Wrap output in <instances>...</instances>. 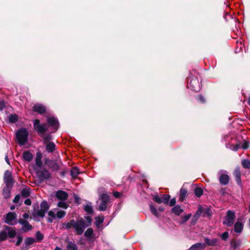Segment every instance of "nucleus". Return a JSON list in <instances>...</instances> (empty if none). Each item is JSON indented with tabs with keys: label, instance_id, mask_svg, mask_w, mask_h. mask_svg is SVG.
<instances>
[{
	"label": "nucleus",
	"instance_id": "nucleus-30",
	"mask_svg": "<svg viewBox=\"0 0 250 250\" xmlns=\"http://www.w3.org/2000/svg\"><path fill=\"white\" fill-rule=\"evenodd\" d=\"M8 118L9 122L11 123H15L18 120V117L16 114H11Z\"/></svg>",
	"mask_w": 250,
	"mask_h": 250
},
{
	"label": "nucleus",
	"instance_id": "nucleus-58",
	"mask_svg": "<svg viewBox=\"0 0 250 250\" xmlns=\"http://www.w3.org/2000/svg\"><path fill=\"white\" fill-rule=\"evenodd\" d=\"M230 247H231V248L233 249V250H234L237 248V244L235 242H231L230 244Z\"/></svg>",
	"mask_w": 250,
	"mask_h": 250
},
{
	"label": "nucleus",
	"instance_id": "nucleus-17",
	"mask_svg": "<svg viewBox=\"0 0 250 250\" xmlns=\"http://www.w3.org/2000/svg\"><path fill=\"white\" fill-rule=\"evenodd\" d=\"M240 219H238V221H237L234 226V231L236 233H241L243 230L244 228V224L243 223L239 221Z\"/></svg>",
	"mask_w": 250,
	"mask_h": 250
},
{
	"label": "nucleus",
	"instance_id": "nucleus-34",
	"mask_svg": "<svg viewBox=\"0 0 250 250\" xmlns=\"http://www.w3.org/2000/svg\"><path fill=\"white\" fill-rule=\"evenodd\" d=\"M93 234V230L90 228L87 229L84 233V235L87 238H91Z\"/></svg>",
	"mask_w": 250,
	"mask_h": 250
},
{
	"label": "nucleus",
	"instance_id": "nucleus-16",
	"mask_svg": "<svg viewBox=\"0 0 250 250\" xmlns=\"http://www.w3.org/2000/svg\"><path fill=\"white\" fill-rule=\"evenodd\" d=\"M206 244L209 246H217L219 240L217 238H213L209 239L207 237L204 238Z\"/></svg>",
	"mask_w": 250,
	"mask_h": 250
},
{
	"label": "nucleus",
	"instance_id": "nucleus-46",
	"mask_svg": "<svg viewBox=\"0 0 250 250\" xmlns=\"http://www.w3.org/2000/svg\"><path fill=\"white\" fill-rule=\"evenodd\" d=\"M58 206L60 208H67L68 207V205L65 202L62 201L58 202Z\"/></svg>",
	"mask_w": 250,
	"mask_h": 250
},
{
	"label": "nucleus",
	"instance_id": "nucleus-60",
	"mask_svg": "<svg viewBox=\"0 0 250 250\" xmlns=\"http://www.w3.org/2000/svg\"><path fill=\"white\" fill-rule=\"evenodd\" d=\"M24 204L26 205L29 206L31 204V201L29 199H27L24 201Z\"/></svg>",
	"mask_w": 250,
	"mask_h": 250
},
{
	"label": "nucleus",
	"instance_id": "nucleus-23",
	"mask_svg": "<svg viewBox=\"0 0 250 250\" xmlns=\"http://www.w3.org/2000/svg\"><path fill=\"white\" fill-rule=\"evenodd\" d=\"M172 211L177 215H179L184 210L179 205L174 206L171 209Z\"/></svg>",
	"mask_w": 250,
	"mask_h": 250
},
{
	"label": "nucleus",
	"instance_id": "nucleus-31",
	"mask_svg": "<svg viewBox=\"0 0 250 250\" xmlns=\"http://www.w3.org/2000/svg\"><path fill=\"white\" fill-rule=\"evenodd\" d=\"M40 176L41 178L47 179H49L50 177V174L49 172L46 170H44L41 171V173L40 174Z\"/></svg>",
	"mask_w": 250,
	"mask_h": 250
},
{
	"label": "nucleus",
	"instance_id": "nucleus-24",
	"mask_svg": "<svg viewBox=\"0 0 250 250\" xmlns=\"http://www.w3.org/2000/svg\"><path fill=\"white\" fill-rule=\"evenodd\" d=\"M9 187V186L6 185L3 189V195L5 198H8L10 196V189Z\"/></svg>",
	"mask_w": 250,
	"mask_h": 250
},
{
	"label": "nucleus",
	"instance_id": "nucleus-2",
	"mask_svg": "<svg viewBox=\"0 0 250 250\" xmlns=\"http://www.w3.org/2000/svg\"><path fill=\"white\" fill-rule=\"evenodd\" d=\"M188 87L195 92H198L201 89L199 80L196 77H189L188 81Z\"/></svg>",
	"mask_w": 250,
	"mask_h": 250
},
{
	"label": "nucleus",
	"instance_id": "nucleus-37",
	"mask_svg": "<svg viewBox=\"0 0 250 250\" xmlns=\"http://www.w3.org/2000/svg\"><path fill=\"white\" fill-rule=\"evenodd\" d=\"M194 194L198 197H201L203 194V190L200 188H196L194 189Z\"/></svg>",
	"mask_w": 250,
	"mask_h": 250
},
{
	"label": "nucleus",
	"instance_id": "nucleus-5",
	"mask_svg": "<svg viewBox=\"0 0 250 250\" xmlns=\"http://www.w3.org/2000/svg\"><path fill=\"white\" fill-rule=\"evenodd\" d=\"M219 182L223 185H227L229 180V177L228 175V172L225 170H220L218 172Z\"/></svg>",
	"mask_w": 250,
	"mask_h": 250
},
{
	"label": "nucleus",
	"instance_id": "nucleus-50",
	"mask_svg": "<svg viewBox=\"0 0 250 250\" xmlns=\"http://www.w3.org/2000/svg\"><path fill=\"white\" fill-rule=\"evenodd\" d=\"M240 148V145L237 144L235 145H232L230 146V149L233 151H237Z\"/></svg>",
	"mask_w": 250,
	"mask_h": 250
},
{
	"label": "nucleus",
	"instance_id": "nucleus-8",
	"mask_svg": "<svg viewBox=\"0 0 250 250\" xmlns=\"http://www.w3.org/2000/svg\"><path fill=\"white\" fill-rule=\"evenodd\" d=\"M16 218L17 214L15 212H9L6 215L5 222L9 225H14L17 224Z\"/></svg>",
	"mask_w": 250,
	"mask_h": 250
},
{
	"label": "nucleus",
	"instance_id": "nucleus-4",
	"mask_svg": "<svg viewBox=\"0 0 250 250\" xmlns=\"http://www.w3.org/2000/svg\"><path fill=\"white\" fill-rule=\"evenodd\" d=\"M235 218V212L232 210H229L227 211L226 216L223 221V224L227 227H230L233 224Z\"/></svg>",
	"mask_w": 250,
	"mask_h": 250
},
{
	"label": "nucleus",
	"instance_id": "nucleus-64",
	"mask_svg": "<svg viewBox=\"0 0 250 250\" xmlns=\"http://www.w3.org/2000/svg\"><path fill=\"white\" fill-rule=\"evenodd\" d=\"M54 250H62L59 247H56Z\"/></svg>",
	"mask_w": 250,
	"mask_h": 250
},
{
	"label": "nucleus",
	"instance_id": "nucleus-9",
	"mask_svg": "<svg viewBox=\"0 0 250 250\" xmlns=\"http://www.w3.org/2000/svg\"><path fill=\"white\" fill-rule=\"evenodd\" d=\"M36 242V240L34 238L26 237L24 240V244L21 247V250H28L29 249L30 246L33 245Z\"/></svg>",
	"mask_w": 250,
	"mask_h": 250
},
{
	"label": "nucleus",
	"instance_id": "nucleus-11",
	"mask_svg": "<svg viewBox=\"0 0 250 250\" xmlns=\"http://www.w3.org/2000/svg\"><path fill=\"white\" fill-rule=\"evenodd\" d=\"M4 181L6 186H11L13 183L12 173L10 171L6 170L4 175Z\"/></svg>",
	"mask_w": 250,
	"mask_h": 250
},
{
	"label": "nucleus",
	"instance_id": "nucleus-32",
	"mask_svg": "<svg viewBox=\"0 0 250 250\" xmlns=\"http://www.w3.org/2000/svg\"><path fill=\"white\" fill-rule=\"evenodd\" d=\"M242 165L244 168H250V160L248 159H244L241 162Z\"/></svg>",
	"mask_w": 250,
	"mask_h": 250
},
{
	"label": "nucleus",
	"instance_id": "nucleus-49",
	"mask_svg": "<svg viewBox=\"0 0 250 250\" xmlns=\"http://www.w3.org/2000/svg\"><path fill=\"white\" fill-rule=\"evenodd\" d=\"M46 212V211L42 209H40V210H38L37 211V214L38 216H40V217H42L44 216L45 215V213Z\"/></svg>",
	"mask_w": 250,
	"mask_h": 250
},
{
	"label": "nucleus",
	"instance_id": "nucleus-40",
	"mask_svg": "<svg viewBox=\"0 0 250 250\" xmlns=\"http://www.w3.org/2000/svg\"><path fill=\"white\" fill-rule=\"evenodd\" d=\"M41 209L47 211L49 209V206L46 201H42L41 204Z\"/></svg>",
	"mask_w": 250,
	"mask_h": 250
},
{
	"label": "nucleus",
	"instance_id": "nucleus-38",
	"mask_svg": "<svg viewBox=\"0 0 250 250\" xmlns=\"http://www.w3.org/2000/svg\"><path fill=\"white\" fill-rule=\"evenodd\" d=\"M7 237V233L6 230L0 232V242L4 241Z\"/></svg>",
	"mask_w": 250,
	"mask_h": 250
},
{
	"label": "nucleus",
	"instance_id": "nucleus-14",
	"mask_svg": "<svg viewBox=\"0 0 250 250\" xmlns=\"http://www.w3.org/2000/svg\"><path fill=\"white\" fill-rule=\"evenodd\" d=\"M202 213V208H199L198 209V210L196 211L195 214L194 215V216L191 221V222H190L191 225H194L196 223L197 220H198L199 217L201 216Z\"/></svg>",
	"mask_w": 250,
	"mask_h": 250
},
{
	"label": "nucleus",
	"instance_id": "nucleus-15",
	"mask_svg": "<svg viewBox=\"0 0 250 250\" xmlns=\"http://www.w3.org/2000/svg\"><path fill=\"white\" fill-rule=\"evenodd\" d=\"M56 197L59 200L64 201L67 199L68 195L64 191L58 190L56 192Z\"/></svg>",
	"mask_w": 250,
	"mask_h": 250
},
{
	"label": "nucleus",
	"instance_id": "nucleus-44",
	"mask_svg": "<svg viewBox=\"0 0 250 250\" xmlns=\"http://www.w3.org/2000/svg\"><path fill=\"white\" fill-rule=\"evenodd\" d=\"M43 239V235L40 231H37L36 233V240L37 241L41 242Z\"/></svg>",
	"mask_w": 250,
	"mask_h": 250
},
{
	"label": "nucleus",
	"instance_id": "nucleus-1",
	"mask_svg": "<svg viewBox=\"0 0 250 250\" xmlns=\"http://www.w3.org/2000/svg\"><path fill=\"white\" fill-rule=\"evenodd\" d=\"M86 219L89 223L88 225H86L84 220L83 218L76 221L74 229L78 235L82 234L85 228L91 224V219L90 217H86Z\"/></svg>",
	"mask_w": 250,
	"mask_h": 250
},
{
	"label": "nucleus",
	"instance_id": "nucleus-45",
	"mask_svg": "<svg viewBox=\"0 0 250 250\" xmlns=\"http://www.w3.org/2000/svg\"><path fill=\"white\" fill-rule=\"evenodd\" d=\"M161 199L162 200L163 203H164V204H168L170 199V196L167 194H164L162 196Z\"/></svg>",
	"mask_w": 250,
	"mask_h": 250
},
{
	"label": "nucleus",
	"instance_id": "nucleus-7",
	"mask_svg": "<svg viewBox=\"0 0 250 250\" xmlns=\"http://www.w3.org/2000/svg\"><path fill=\"white\" fill-rule=\"evenodd\" d=\"M101 203L99 205V210L104 211L107 208V204L109 200V197L106 194H102L100 196Z\"/></svg>",
	"mask_w": 250,
	"mask_h": 250
},
{
	"label": "nucleus",
	"instance_id": "nucleus-52",
	"mask_svg": "<svg viewBox=\"0 0 250 250\" xmlns=\"http://www.w3.org/2000/svg\"><path fill=\"white\" fill-rule=\"evenodd\" d=\"M17 241L16 242V246H20L23 240V238L21 236H18L17 237Z\"/></svg>",
	"mask_w": 250,
	"mask_h": 250
},
{
	"label": "nucleus",
	"instance_id": "nucleus-26",
	"mask_svg": "<svg viewBox=\"0 0 250 250\" xmlns=\"http://www.w3.org/2000/svg\"><path fill=\"white\" fill-rule=\"evenodd\" d=\"M187 192V190L185 188H181L179 195V200L180 201H182L185 199Z\"/></svg>",
	"mask_w": 250,
	"mask_h": 250
},
{
	"label": "nucleus",
	"instance_id": "nucleus-25",
	"mask_svg": "<svg viewBox=\"0 0 250 250\" xmlns=\"http://www.w3.org/2000/svg\"><path fill=\"white\" fill-rule=\"evenodd\" d=\"M6 229L8 230V231L7 232V236L12 238H13L16 236V232L15 230L7 226L6 227Z\"/></svg>",
	"mask_w": 250,
	"mask_h": 250
},
{
	"label": "nucleus",
	"instance_id": "nucleus-42",
	"mask_svg": "<svg viewBox=\"0 0 250 250\" xmlns=\"http://www.w3.org/2000/svg\"><path fill=\"white\" fill-rule=\"evenodd\" d=\"M66 249L67 250H77V248L75 244L69 242L66 246Z\"/></svg>",
	"mask_w": 250,
	"mask_h": 250
},
{
	"label": "nucleus",
	"instance_id": "nucleus-18",
	"mask_svg": "<svg viewBox=\"0 0 250 250\" xmlns=\"http://www.w3.org/2000/svg\"><path fill=\"white\" fill-rule=\"evenodd\" d=\"M205 245L202 243H197L192 245L188 250H204Z\"/></svg>",
	"mask_w": 250,
	"mask_h": 250
},
{
	"label": "nucleus",
	"instance_id": "nucleus-22",
	"mask_svg": "<svg viewBox=\"0 0 250 250\" xmlns=\"http://www.w3.org/2000/svg\"><path fill=\"white\" fill-rule=\"evenodd\" d=\"M56 211L57 209L54 210H50L48 212V215L49 216V218L48 219V222L49 223H51L53 222L54 219L57 218L56 217Z\"/></svg>",
	"mask_w": 250,
	"mask_h": 250
},
{
	"label": "nucleus",
	"instance_id": "nucleus-39",
	"mask_svg": "<svg viewBox=\"0 0 250 250\" xmlns=\"http://www.w3.org/2000/svg\"><path fill=\"white\" fill-rule=\"evenodd\" d=\"M191 216V214L189 213L186 215H185L183 217L181 218L180 223L181 224H183L185 223Z\"/></svg>",
	"mask_w": 250,
	"mask_h": 250
},
{
	"label": "nucleus",
	"instance_id": "nucleus-20",
	"mask_svg": "<svg viewBox=\"0 0 250 250\" xmlns=\"http://www.w3.org/2000/svg\"><path fill=\"white\" fill-rule=\"evenodd\" d=\"M46 146V150L49 152L51 153L53 152L56 148V146L55 144L52 142H50L45 144Z\"/></svg>",
	"mask_w": 250,
	"mask_h": 250
},
{
	"label": "nucleus",
	"instance_id": "nucleus-28",
	"mask_svg": "<svg viewBox=\"0 0 250 250\" xmlns=\"http://www.w3.org/2000/svg\"><path fill=\"white\" fill-rule=\"evenodd\" d=\"M42 138L43 142L44 144L50 142L49 141L52 139V136L50 134H42Z\"/></svg>",
	"mask_w": 250,
	"mask_h": 250
},
{
	"label": "nucleus",
	"instance_id": "nucleus-41",
	"mask_svg": "<svg viewBox=\"0 0 250 250\" xmlns=\"http://www.w3.org/2000/svg\"><path fill=\"white\" fill-rule=\"evenodd\" d=\"M66 214V213L63 210H58L56 211V217L58 219H61L63 218Z\"/></svg>",
	"mask_w": 250,
	"mask_h": 250
},
{
	"label": "nucleus",
	"instance_id": "nucleus-19",
	"mask_svg": "<svg viewBox=\"0 0 250 250\" xmlns=\"http://www.w3.org/2000/svg\"><path fill=\"white\" fill-rule=\"evenodd\" d=\"M234 175L237 184L240 185L241 184V171L239 167H237L235 169Z\"/></svg>",
	"mask_w": 250,
	"mask_h": 250
},
{
	"label": "nucleus",
	"instance_id": "nucleus-61",
	"mask_svg": "<svg viewBox=\"0 0 250 250\" xmlns=\"http://www.w3.org/2000/svg\"><path fill=\"white\" fill-rule=\"evenodd\" d=\"M113 195L116 198H119L120 197V195H121V193L119 192H114L113 193Z\"/></svg>",
	"mask_w": 250,
	"mask_h": 250
},
{
	"label": "nucleus",
	"instance_id": "nucleus-56",
	"mask_svg": "<svg viewBox=\"0 0 250 250\" xmlns=\"http://www.w3.org/2000/svg\"><path fill=\"white\" fill-rule=\"evenodd\" d=\"M176 204L175 198H172L169 202V206L171 207L175 206Z\"/></svg>",
	"mask_w": 250,
	"mask_h": 250
},
{
	"label": "nucleus",
	"instance_id": "nucleus-47",
	"mask_svg": "<svg viewBox=\"0 0 250 250\" xmlns=\"http://www.w3.org/2000/svg\"><path fill=\"white\" fill-rule=\"evenodd\" d=\"M153 200L158 204L162 203L161 197H159L158 195H155L153 198Z\"/></svg>",
	"mask_w": 250,
	"mask_h": 250
},
{
	"label": "nucleus",
	"instance_id": "nucleus-54",
	"mask_svg": "<svg viewBox=\"0 0 250 250\" xmlns=\"http://www.w3.org/2000/svg\"><path fill=\"white\" fill-rule=\"evenodd\" d=\"M36 164L37 166L39 167H41L42 165V162L41 161V158L40 157H37L36 160Z\"/></svg>",
	"mask_w": 250,
	"mask_h": 250
},
{
	"label": "nucleus",
	"instance_id": "nucleus-13",
	"mask_svg": "<svg viewBox=\"0 0 250 250\" xmlns=\"http://www.w3.org/2000/svg\"><path fill=\"white\" fill-rule=\"evenodd\" d=\"M33 110L40 114L44 113L46 111L45 107L40 104H37L33 106Z\"/></svg>",
	"mask_w": 250,
	"mask_h": 250
},
{
	"label": "nucleus",
	"instance_id": "nucleus-35",
	"mask_svg": "<svg viewBox=\"0 0 250 250\" xmlns=\"http://www.w3.org/2000/svg\"><path fill=\"white\" fill-rule=\"evenodd\" d=\"M84 209L86 212L90 214L93 212V208L91 204H87L84 205Z\"/></svg>",
	"mask_w": 250,
	"mask_h": 250
},
{
	"label": "nucleus",
	"instance_id": "nucleus-21",
	"mask_svg": "<svg viewBox=\"0 0 250 250\" xmlns=\"http://www.w3.org/2000/svg\"><path fill=\"white\" fill-rule=\"evenodd\" d=\"M22 157L24 160L27 162H30L33 158V156L32 153L28 151L24 152L23 153Z\"/></svg>",
	"mask_w": 250,
	"mask_h": 250
},
{
	"label": "nucleus",
	"instance_id": "nucleus-6",
	"mask_svg": "<svg viewBox=\"0 0 250 250\" xmlns=\"http://www.w3.org/2000/svg\"><path fill=\"white\" fill-rule=\"evenodd\" d=\"M34 127L35 129L38 133L41 134H43L48 129V126L46 124H40V122L38 119L34 121Z\"/></svg>",
	"mask_w": 250,
	"mask_h": 250
},
{
	"label": "nucleus",
	"instance_id": "nucleus-63",
	"mask_svg": "<svg viewBox=\"0 0 250 250\" xmlns=\"http://www.w3.org/2000/svg\"><path fill=\"white\" fill-rule=\"evenodd\" d=\"M5 161L6 162V163L8 164V165H10V161L8 158V157L7 156H6L5 157Z\"/></svg>",
	"mask_w": 250,
	"mask_h": 250
},
{
	"label": "nucleus",
	"instance_id": "nucleus-57",
	"mask_svg": "<svg viewBox=\"0 0 250 250\" xmlns=\"http://www.w3.org/2000/svg\"><path fill=\"white\" fill-rule=\"evenodd\" d=\"M20 199V195L18 194L15 197V198L13 200V202H14L15 203H18Z\"/></svg>",
	"mask_w": 250,
	"mask_h": 250
},
{
	"label": "nucleus",
	"instance_id": "nucleus-10",
	"mask_svg": "<svg viewBox=\"0 0 250 250\" xmlns=\"http://www.w3.org/2000/svg\"><path fill=\"white\" fill-rule=\"evenodd\" d=\"M49 125L52 127L54 129L53 132L56 131L59 128V122L57 118L55 117H49L47 119Z\"/></svg>",
	"mask_w": 250,
	"mask_h": 250
},
{
	"label": "nucleus",
	"instance_id": "nucleus-3",
	"mask_svg": "<svg viewBox=\"0 0 250 250\" xmlns=\"http://www.w3.org/2000/svg\"><path fill=\"white\" fill-rule=\"evenodd\" d=\"M28 133L25 128L19 129L16 133L17 141L21 146L25 144L27 141Z\"/></svg>",
	"mask_w": 250,
	"mask_h": 250
},
{
	"label": "nucleus",
	"instance_id": "nucleus-62",
	"mask_svg": "<svg viewBox=\"0 0 250 250\" xmlns=\"http://www.w3.org/2000/svg\"><path fill=\"white\" fill-rule=\"evenodd\" d=\"M29 217V215L28 214V213H24L23 214V217L25 219H27Z\"/></svg>",
	"mask_w": 250,
	"mask_h": 250
},
{
	"label": "nucleus",
	"instance_id": "nucleus-55",
	"mask_svg": "<svg viewBox=\"0 0 250 250\" xmlns=\"http://www.w3.org/2000/svg\"><path fill=\"white\" fill-rule=\"evenodd\" d=\"M5 107V103L3 100L0 101V111L2 110Z\"/></svg>",
	"mask_w": 250,
	"mask_h": 250
},
{
	"label": "nucleus",
	"instance_id": "nucleus-36",
	"mask_svg": "<svg viewBox=\"0 0 250 250\" xmlns=\"http://www.w3.org/2000/svg\"><path fill=\"white\" fill-rule=\"evenodd\" d=\"M149 208L152 213L154 214L155 216L158 217L159 214L155 207L152 204H151L149 205Z\"/></svg>",
	"mask_w": 250,
	"mask_h": 250
},
{
	"label": "nucleus",
	"instance_id": "nucleus-53",
	"mask_svg": "<svg viewBox=\"0 0 250 250\" xmlns=\"http://www.w3.org/2000/svg\"><path fill=\"white\" fill-rule=\"evenodd\" d=\"M241 147L244 149L248 148L249 147V143L248 142L245 141L243 143Z\"/></svg>",
	"mask_w": 250,
	"mask_h": 250
},
{
	"label": "nucleus",
	"instance_id": "nucleus-51",
	"mask_svg": "<svg viewBox=\"0 0 250 250\" xmlns=\"http://www.w3.org/2000/svg\"><path fill=\"white\" fill-rule=\"evenodd\" d=\"M96 224L97 225H100L101 224H102L103 222H104V217L103 216L102 217H96Z\"/></svg>",
	"mask_w": 250,
	"mask_h": 250
},
{
	"label": "nucleus",
	"instance_id": "nucleus-33",
	"mask_svg": "<svg viewBox=\"0 0 250 250\" xmlns=\"http://www.w3.org/2000/svg\"><path fill=\"white\" fill-rule=\"evenodd\" d=\"M79 169L76 167H73L70 171L72 177L75 178L79 174Z\"/></svg>",
	"mask_w": 250,
	"mask_h": 250
},
{
	"label": "nucleus",
	"instance_id": "nucleus-29",
	"mask_svg": "<svg viewBox=\"0 0 250 250\" xmlns=\"http://www.w3.org/2000/svg\"><path fill=\"white\" fill-rule=\"evenodd\" d=\"M76 221L74 220H71L69 222L64 223L63 224V226H65L66 229H70L74 227Z\"/></svg>",
	"mask_w": 250,
	"mask_h": 250
},
{
	"label": "nucleus",
	"instance_id": "nucleus-12",
	"mask_svg": "<svg viewBox=\"0 0 250 250\" xmlns=\"http://www.w3.org/2000/svg\"><path fill=\"white\" fill-rule=\"evenodd\" d=\"M19 223L22 225V229L24 231L30 230L32 229V226L27 221L20 219Z\"/></svg>",
	"mask_w": 250,
	"mask_h": 250
},
{
	"label": "nucleus",
	"instance_id": "nucleus-43",
	"mask_svg": "<svg viewBox=\"0 0 250 250\" xmlns=\"http://www.w3.org/2000/svg\"><path fill=\"white\" fill-rule=\"evenodd\" d=\"M30 195V191L28 189L25 188L21 190V195L23 198H26Z\"/></svg>",
	"mask_w": 250,
	"mask_h": 250
},
{
	"label": "nucleus",
	"instance_id": "nucleus-48",
	"mask_svg": "<svg viewBox=\"0 0 250 250\" xmlns=\"http://www.w3.org/2000/svg\"><path fill=\"white\" fill-rule=\"evenodd\" d=\"M229 236L228 232H225L220 235V237L223 240H226Z\"/></svg>",
	"mask_w": 250,
	"mask_h": 250
},
{
	"label": "nucleus",
	"instance_id": "nucleus-27",
	"mask_svg": "<svg viewBox=\"0 0 250 250\" xmlns=\"http://www.w3.org/2000/svg\"><path fill=\"white\" fill-rule=\"evenodd\" d=\"M49 167L53 170L57 171L60 168L59 165L56 161H51L49 164Z\"/></svg>",
	"mask_w": 250,
	"mask_h": 250
},
{
	"label": "nucleus",
	"instance_id": "nucleus-59",
	"mask_svg": "<svg viewBox=\"0 0 250 250\" xmlns=\"http://www.w3.org/2000/svg\"><path fill=\"white\" fill-rule=\"evenodd\" d=\"M199 100L202 103H204L205 102V99L204 97L202 95H199L198 97Z\"/></svg>",
	"mask_w": 250,
	"mask_h": 250
}]
</instances>
